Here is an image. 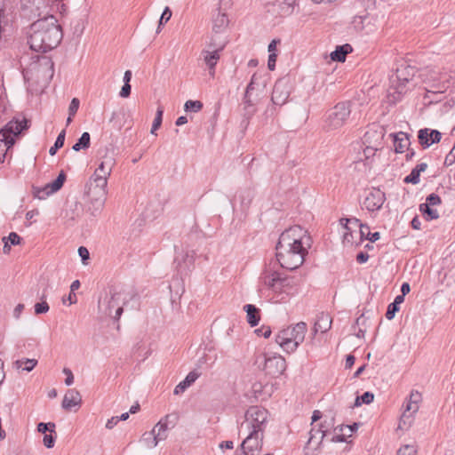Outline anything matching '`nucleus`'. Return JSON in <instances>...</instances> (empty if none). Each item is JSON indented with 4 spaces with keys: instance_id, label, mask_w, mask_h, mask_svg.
<instances>
[{
    "instance_id": "f257e3e1",
    "label": "nucleus",
    "mask_w": 455,
    "mask_h": 455,
    "mask_svg": "<svg viewBox=\"0 0 455 455\" xmlns=\"http://www.w3.org/2000/svg\"><path fill=\"white\" fill-rule=\"evenodd\" d=\"M62 36L57 20L53 16H48L31 24L28 43L32 51L46 52L56 48Z\"/></svg>"
},
{
    "instance_id": "a19ab883",
    "label": "nucleus",
    "mask_w": 455,
    "mask_h": 455,
    "mask_svg": "<svg viewBox=\"0 0 455 455\" xmlns=\"http://www.w3.org/2000/svg\"><path fill=\"white\" fill-rule=\"evenodd\" d=\"M40 299L42 301L35 305V313L36 315L47 313L50 308L48 303L45 301L46 295L44 293L40 297Z\"/></svg>"
},
{
    "instance_id": "7ed1b4c3",
    "label": "nucleus",
    "mask_w": 455,
    "mask_h": 455,
    "mask_svg": "<svg viewBox=\"0 0 455 455\" xmlns=\"http://www.w3.org/2000/svg\"><path fill=\"white\" fill-rule=\"evenodd\" d=\"M30 63L27 65L23 71L25 79L35 78L37 82H46L52 78L54 65L49 56L36 53L30 57Z\"/></svg>"
},
{
    "instance_id": "c85d7f7f",
    "label": "nucleus",
    "mask_w": 455,
    "mask_h": 455,
    "mask_svg": "<svg viewBox=\"0 0 455 455\" xmlns=\"http://www.w3.org/2000/svg\"><path fill=\"white\" fill-rule=\"evenodd\" d=\"M353 51L352 46L349 44L339 45L331 53V59L335 61L343 62L348 53Z\"/></svg>"
},
{
    "instance_id": "4c0bfd02",
    "label": "nucleus",
    "mask_w": 455,
    "mask_h": 455,
    "mask_svg": "<svg viewBox=\"0 0 455 455\" xmlns=\"http://www.w3.org/2000/svg\"><path fill=\"white\" fill-rule=\"evenodd\" d=\"M65 136H66V131L62 130L59 133L54 145L52 147H51L49 149V154L51 156H54L56 154V152L58 151V149H60V148L63 147L64 142H65Z\"/></svg>"
},
{
    "instance_id": "052dcab7",
    "label": "nucleus",
    "mask_w": 455,
    "mask_h": 455,
    "mask_svg": "<svg viewBox=\"0 0 455 455\" xmlns=\"http://www.w3.org/2000/svg\"><path fill=\"white\" fill-rule=\"evenodd\" d=\"M255 331L258 333V335H261L264 338H269L271 335V329L268 326H262L261 328L257 329Z\"/></svg>"
},
{
    "instance_id": "ea45409f",
    "label": "nucleus",
    "mask_w": 455,
    "mask_h": 455,
    "mask_svg": "<svg viewBox=\"0 0 455 455\" xmlns=\"http://www.w3.org/2000/svg\"><path fill=\"white\" fill-rule=\"evenodd\" d=\"M184 108L186 111L199 112L203 108V103L199 100H187Z\"/></svg>"
},
{
    "instance_id": "3c124183",
    "label": "nucleus",
    "mask_w": 455,
    "mask_h": 455,
    "mask_svg": "<svg viewBox=\"0 0 455 455\" xmlns=\"http://www.w3.org/2000/svg\"><path fill=\"white\" fill-rule=\"evenodd\" d=\"M442 200L437 194L432 193L426 198V204L429 206H435L441 204Z\"/></svg>"
},
{
    "instance_id": "bf43d9fd",
    "label": "nucleus",
    "mask_w": 455,
    "mask_h": 455,
    "mask_svg": "<svg viewBox=\"0 0 455 455\" xmlns=\"http://www.w3.org/2000/svg\"><path fill=\"white\" fill-rule=\"evenodd\" d=\"M276 59L277 54L275 52L269 53L267 60V68L269 70H274L275 68Z\"/></svg>"
},
{
    "instance_id": "412c9836",
    "label": "nucleus",
    "mask_w": 455,
    "mask_h": 455,
    "mask_svg": "<svg viewBox=\"0 0 455 455\" xmlns=\"http://www.w3.org/2000/svg\"><path fill=\"white\" fill-rule=\"evenodd\" d=\"M331 421H333V419H331ZM331 426H333L332 422L327 423V421L324 420L323 423L319 425L318 428L313 427L309 432L310 436L308 443H311L315 442L317 445L320 444L328 431V427Z\"/></svg>"
},
{
    "instance_id": "338daca9",
    "label": "nucleus",
    "mask_w": 455,
    "mask_h": 455,
    "mask_svg": "<svg viewBox=\"0 0 455 455\" xmlns=\"http://www.w3.org/2000/svg\"><path fill=\"white\" fill-rule=\"evenodd\" d=\"M369 259V255L368 253L366 252H363V251H360L357 255H356V261L360 264H363V263H365Z\"/></svg>"
},
{
    "instance_id": "774afa93",
    "label": "nucleus",
    "mask_w": 455,
    "mask_h": 455,
    "mask_svg": "<svg viewBox=\"0 0 455 455\" xmlns=\"http://www.w3.org/2000/svg\"><path fill=\"white\" fill-rule=\"evenodd\" d=\"M119 422L118 416L112 417L106 423V427L108 429H112L117 423Z\"/></svg>"
},
{
    "instance_id": "864d4df0",
    "label": "nucleus",
    "mask_w": 455,
    "mask_h": 455,
    "mask_svg": "<svg viewBox=\"0 0 455 455\" xmlns=\"http://www.w3.org/2000/svg\"><path fill=\"white\" fill-rule=\"evenodd\" d=\"M172 17V12L170 10L169 7H165V9L164 10L161 17H160V20H159V25H158V28H157V30L156 32L158 33L160 31V27L167 22Z\"/></svg>"
},
{
    "instance_id": "473e14b6",
    "label": "nucleus",
    "mask_w": 455,
    "mask_h": 455,
    "mask_svg": "<svg viewBox=\"0 0 455 455\" xmlns=\"http://www.w3.org/2000/svg\"><path fill=\"white\" fill-rule=\"evenodd\" d=\"M360 235L361 239H367L371 243L378 241L380 237L379 232L371 233L367 224H360Z\"/></svg>"
},
{
    "instance_id": "4be33fe9",
    "label": "nucleus",
    "mask_w": 455,
    "mask_h": 455,
    "mask_svg": "<svg viewBox=\"0 0 455 455\" xmlns=\"http://www.w3.org/2000/svg\"><path fill=\"white\" fill-rule=\"evenodd\" d=\"M331 323L332 320L329 314L324 312L318 314L313 327L314 334L317 332L325 333L331 329Z\"/></svg>"
},
{
    "instance_id": "9d476101",
    "label": "nucleus",
    "mask_w": 455,
    "mask_h": 455,
    "mask_svg": "<svg viewBox=\"0 0 455 455\" xmlns=\"http://www.w3.org/2000/svg\"><path fill=\"white\" fill-rule=\"evenodd\" d=\"M351 113L348 102H339L328 112L325 124L328 129L336 130L344 125Z\"/></svg>"
},
{
    "instance_id": "7c9ffc66",
    "label": "nucleus",
    "mask_w": 455,
    "mask_h": 455,
    "mask_svg": "<svg viewBox=\"0 0 455 455\" xmlns=\"http://www.w3.org/2000/svg\"><path fill=\"white\" fill-rule=\"evenodd\" d=\"M37 363L36 359L22 358L13 362L12 365L16 370L21 369L22 371L29 372L36 366Z\"/></svg>"
},
{
    "instance_id": "58836bf2",
    "label": "nucleus",
    "mask_w": 455,
    "mask_h": 455,
    "mask_svg": "<svg viewBox=\"0 0 455 455\" xmlns=\"http://www.w3.org/2000/svg\"><path fill=\"white\" fill-rule=\"evenodd\" d=\"M163 115L164 108L162 107H158L150 131L152 134H155L156 131L159 129V127L161 126L163 121Z\"/></svg>"
},
{
    "instance_id": "6ab92c4d",
    "label": "nucleus",
    "mask_w": 455,
    "mask_h": 455,
    "mask_svg": "<svg viewBox=\"0 0 455 455\" xmlns=\"http://www.w3.org/2000/svg\"><path fill=\"white\" fill-rule=\"evenodd\" d=\"M414 76V69L410 67H401L397 68L395 77L397 79V85L395 90L398 94H403L406 92V84L412 80Z\"/></svg>"
},
{
    "instance_id": "0e129e2a",
    "label": "nucleus",
    "mask_w": 455,
    "mask_h": 455,
    "mask_svg": "<svg viewBox=\"0 0 455 455\" xmlns=\"http://www.w3.org/2000/svg\"><path fill=\"white\" fill-rule=\"evenodd\" d=\"M358 428V424L354 423L353 425H347V426H341L340 427V432H343L344 430H348V436H351L352 433Z\"/></svg>"
},
{
    "instance_id": "dca6fc26",
    "label": "nucleus",
    "mask_w": 455,
    "mask_h": 455,
    "mask_svg": "<svg viewBox=\"0 0 455 455\" xmlns=\"http://www.w3.org/2000/svg\"><path fill=\"white\" fill-rule=\"evenodd\" d=\"M290 93L291 91L287 80L279 79L274 85L271 100L274 105L283 106L286 103Z\"/></svg>"
},
{
    "instance_id": "f8f14e48",
    "label": "nucleus",
    "mask_w": 455,
    "mask_h": 455,
    "mask_svg": "<svg viewBox=\"0 0 455 455\" xmlns=\"http://www.w3.org/2000/svg\"><path fill=\"white\" fill-rule=\"evenodd\" d=\"M115 165V159L111 156H105L96 169L91 181L96 188H107L108 178Z\"/></svg>"
},
{
    "instance_id": "09e8293b",
    "label": "nucleus",
    "mask_w": 455,
    "mask_h": 455,
    "mask_svg": "<svg viewBox=\"0 0 455 455\" xmlns=\"http://www.w3.org/2000/svg\"><path fill=\"white\" fill-rule=\"evenodd\" d=\"M289 279L286 276H283L282 275L279 277V282L275 285L276 287H273L271 290L275 292H281L285 286L289 285Z\"/></svg>"
},
{
    "instance_id": "39448f33",
    "label": "nucleus",
    "mask_w": 455,
    "mask_h": 455,
    "mask_svg": "<svg viewBox=\"0 0 455 455\" xmlns=\"http://www.w3.org/2000/svg\"><path fill=\"white\" fill-rule=\"evenodd\" d=\"M307 246H291L287 249H276V260L286 269L293 270L300 267L307 254Z\"/></svg>"
},
{
    "instance_id": "5fc2aeb1",
    "label": "nucleus",
    "mask_w": 455,
    "mask_h": 455,
    "mask_svg": "<svg viewBox=\"0 0 455 455\" xmlns=\"http://www.w3.org/2000/svg\"><path fill=\"white\" fill-rule=\"evenodd\" d=\"M399 311V307L395 304L390 303L387 307V310L386 312V317L388 320H392L395 314Z\"/></svg>"
},
{
    "instance_id": "aec40b11",
    "label": "nucleus",
    "mask_w": 455,
    "mask_h": 455,
    "mask_svg": "<svg viewBox=\"0 0 455 455\" xmlns=\"http://www.w3.org/2000/svg\"><path fill=\"white\" fill-rule=\"evenodd\" d=\"M441 139L442 133L437 130L424 128L420 129L418 132L419 142L424 148L439 142Z\"/></svg>"
},
{
    "instance_id": "6e6552de",
    "label": "nucleus",
    "mask_w": 455,
    "mask_h": 455,
    "mask_svg": "<svg viewBox=\"0 0 455 455\" xmlns=\"http://www.w3.org/2000/svg\"><path fill=\"white\" fill-rule=\"evenodd\" d=\"M129 298V293L125 291H115L103 303H100V308L107 315L118 320Z\"/></svg>"
},
{
    "instance_id": "49530a36",
    "label": "nucleus",
    "mask_w": 455,
    "mask_h": 455,
    "mask_svg": "<svg viewBox=\"0 0 455 455\" xmlns=\"http://www.w3.org/2000/svg\"><path fill=\"white\" fill-rule=\"evenodd\" d=\"M195 255H196L195 251H187L182 256V261L185 264V267L186 268H189L191 266L194 265Z\"/></svg>"
},
{
    "instance_id": "bb28decb",
    "label": "nucleus",
    "mask_w": 455,
    "mask_h": 455,
    "mask_svg": "<svg viewBox=\"0 0 455 455\" xmlns=\"http://www.w3.org/2000/svg\"><path fill=\"white\" fill-rule=\"evenodd\" d=\"M282 274L272 269H266L261 275L260 279L263 284L268 289L275 287V285L279 282V277Z\"/></svg>"
},
{
    "instance_id": "c9c22d12",
    "label": "nucleus",
    "mask_w": 455,
    "mask_h": 455,
    "mask_svg": "<svg viewBox=\"0 0 455 455\" xmlns=\"http://www.w3.org/2000/svg\"><path fill=\"white\" fill-rule=\"evenodd\" d=\"M419 211L422 212L423 215H426V219L427 220H436L439 218L437 211L431 208V206L426 204H421L419 205Z\"/></svg>"
},
{
    "instance_id": "2eb2a0df",
    "label": "nucleus",
    "mask_w": 455,
    "mask_h": 455,
    "mask_svg": "<svg viewBox=\"0 0 455 455\" xmlns=\"http://www.w3.org/2000/svg\"><path fill=\"white\" fill-rule=\"evenodd\" d=\"M385 201V193L379 188H372L363 200V206L369 212H376L381 209Z\"/></svg>"
},
{
    "instance_id": "a878e982",
    "label": "nucleus",
    "mask_w": 455,
    "mask_h": 455,
    "mask_svg": "<svg viewBox=\"0 0 455 455\" xmlns=\"http://www.w3.org/2000/svg\"><path fill=\"white\" fill-rule=\"evenodd\" d=\"M228 42V39L225 33H212V36L207 46L209 49L221 52L226 47Z\"/></svg>"
},
{
    "instance_id": "4d7b16f0",
    "label": "nucleus",
    "mask_w": 455,
    "mask_h": 455,
    "mask_svg": "<svg viewBox=\"0 0 455 455\" xmlns=\"http://www.w3.org/2000/svg\"><path fill=\"white\" fill-rule=\"evenodd\" d=\"M56 435H52V433L49 435L45 434L43 439L44 444L46 448L50 449L54 446Z\"/></svg>"
},
{
    "instance_id": "2f4dec72",
    "label": "nucleus",
    "mask_w": 455,
    "mask_h": 455,
    "mask_svg": "<svg viewBox=\"0 0 455 455\" xmlns=\"http://www.w3.org/2000/svg\"><path fill=\"white\" fill-rule=\"evenodd\" d=\"M140 442L143 443L146 447L152 449L155 448L160 441L156 438L155 431L151 430L142 435Z\"/></svg>"
},
{
    "instance_id": "79ce46f5",
    "label": "nucleus",
    "mask_w": 455,
    "mask_h": 455,
    "mask_svg": "<svg viewBox=\"0 0 455 455\" xmlns=\"http://www.w3.org/2000/svg\"><path fill=\"white\" fill-rule=\"evenodd\" d=\"M65 180L66 174L63 171H61L56 178V180L51 182V187L52 188V191H59L62 188Z\"/></svg>"
},
{
    "instance_id": "69168bd1",
    "label": "nucleus",
    "mask_w": 455,
    "mask_h": 455,
    "mask_svg": "<svg viewBox=\"0 0 455 455\" xmlns=\"http://www.w3.org/2000/svg\"><path fill=\"white\" fill-rule=\"evenodd\" d=\"M78 254L84 262L89 259L90 255L89 251L84 246L79 247Z\"/></svg>"
},
{
    "instance_id": "b1692460",
    "label": "nucleus",
    "mask_w": 455,
    "mask_h": 455,
    "mask_svg": "<svg viewBox=\"0 0 455 455\" xmlns=\"http://www.w3.org/2000/svg\"><path fill=\"white\" fill-rule=\"evenodd\" d=\"M82 402L80 393L76 389H68L64 395L62 407L65 410H71L75 406H79Z\"/></svg>"
},
{
    "instance_id": "a18cd8bd",
    "label": "nucleus",
    "mask_w": 455,
    "mask_h": 455,
    "mask_svg": "<svg viewBox=\"0 0 455 455\" xmlns=\"http://www.w3.org/2000/svg\"><path fill=\"white\" fill-rule=\"evenodd\" d=\"M243 104L246 114L250 116L253 115L255 110L253 108L254 104L251 99V94L244 93Z\"/></svg>"
},
{
    "instance_id": "423d86ee",
    "label": "nucleus",
    "mask_w": 455,
    "mask_h": 455,
    "mask_svg": "<svg viewBox=\"0 0 455 455\" xmlns=\"http://www.w3.org/2000/svg\"><path fill=\"white\" fill-rule=\"evenodd\" d=\"M311 243V237L307 235V231L300 226H293L281 234L275 249H287L291 246L303 245L310 247Z\"/></svg>"
},
{
    "instance_id": "6e6d98bb",
    "label": "nucleus",
    "mask_w": 455,
    "mask_h": 455,
    "mask_svg": "<svg viewBox=\"0 0 455 455\" xmlns=\"http://www.w3.org/2000/svg\"><path fill=\"white\" fill-rule=\"evenodd\" d=\"M79 105H80V101L78 99H76V98L72 99V100L69 104V107H68V114L70 116H74L76 114V112L79 108Z\"/></svg>"
},
{
    "instance_id": "680f3d73",
    "label": "nucleus",
    "mask_w": 455,
    "mask_h": 455,
    "mask_svg": "<svg viewBox=\"0 0 455 455\" xmlns=\"http://www.w3.org/2000/svg\"><path fill=\"white\" fill-rule=\"evenodd\" d=\"M131 85L130 84H124L120 92H119V95L120 97L122 98H127L130 96L131 94Z\"/></svg>"
},
{
    "instance_id": "f03ea898",
    "label": "nucleus",
    "mask_w": 455,
    "mask_h": 455,
    "mask_svg": "<svg viewBox=\"0 0 455 455\" xmlns=\"http://www.w3.org/2000/svg\"><path fill=\"white\" fill-rule=\"evenodd\" d=\"M307 331L305 322H299L281 330L275 336V342L286 353L296 351L304 341Z\"/></svg>"
},
{
    "instance_id": "5701e85b",
    "label": "nucleus",
    "mask_w": 455,
    "mask_h": 455,
    "mask_svg": "<svg viewBox=\"0 0 455 455\" xmlns=\"http://www.w3.org/2000/svg\"><path fill=\"white\" fill-rule=\"evenodd\" d=\"M220 51L207 49L202 51V56L204 63L209 68V73L212 76H214L215 67L220 60Z\"/></svg>"
},
{
    "instance_id": "de8ad7c7",
    "label": "nucleus",
    "mask_w": 455,
    "mask_h": 455,
    "mask_svg": "<svg viewBox=\"0 0 455 455\" xmlns=\"http://www.w3.org/2000/svg\"><path fill=\"white\" fill-rule=\"evenodd\" d=\"M419 176L420 174L418 172V170L413 168L411 173L404 178L403 181L407 184H418L419 182Z\"/></svg>"
},
{
    "instance_id": "c03bdc74",
    "label": "nucleus",
    "mask_w": 455,
    "mask_h": 455,
    "mask_svg": "<svg viewBox=\"0 0 455 455\" xmlns=\"http://www.w3.org/2000/svg\"><path fill=\"white\" fill-rule=\"evenodd\" d=\"M37 431L42 434H46V432L54 433L55 432V424L53 422L44 423L40 422L37 425Z\"/></svg>"
},
{
    "instance_id": "393cba45",
    "label": "nucleus",
    "mask_w": 455,
    "mask_h": 455,
    "mask_svg": "<svg viewBox=\"0 0 455 455\" xmlns=\"http://www.w3.org/2000/svg\"><path fill=\"white\" fill-rule=\"evenodd\" d=\"M390 136L393 137L395 151L396 153H403L409 149L411 142L407 133L400 132L395 134H390Z\"/></svg>"
},
{
    "instance_id": "9b49d317",
    "label": "nucleus",
    "mask_w": 455,
    "mask_h": 455,
    "mask_svg": "<svg viewBox=\"0 0 455 455\" xmlns=\"http://www.w3.org/2000/svg\"><path fill=\"white\" fill-rule=\"evenodd\" d=\"M87 195L90 198V204L87 212L93 217L98 216L104 208L107 199V189L96 188L92 182L88 185Z\"/></svg>"
},
{
    "instance_id": "72a5a7b5",
    "label": "nucleus",
    "mask_w": 455,
    "mask_h": 455,
    "mask_svg": "<svg viewBox=\"0 0 455 455\" xmlns=\"http://www.w3.org/2000/svg\"><path fill=\"white\" fill-rule=\"evenodd\" d=\"M52 188L51 187V182L47 183L42 188L38 187H33V194L34 196L43 200L45 199L47 196L52 195L55 193V191H52Z\"/></svg>"
},
{
    "instance_id": "603ef678",
    "label": "nucleus",
    "mask_w": 455,
    "mask_h": 455,
    "mask_svg": "<svg viewBox=\"0 0 455 455\" xmlns=\"http://www.w3.org/2000/svg\"><path fill=\"white\" fill-rule=\"evenodd\" d=\"M20 236L15 232H12L7 237L3 238V241H7L10 245L20 244Z\"/></svg>"
},
{
    "instance_id": "8fccbe9b",
    "label": "nucleus",
    "mask_w": 455,
    "mask_h": 455,
    "mask_svg": "<svg viewBox=\"0 0 455 455\" xmlns=\"http://www.w3.org/2000/svg\"><path fill=\"white\" fill-rule=\"evenodd\" d=\"M397 455H417V450L412 445H403L397 451Z\"/></svg>"
},
{
    "instance_id": "a211bd4d",
    "label": "nucleus",
    "mask_w": 455,
    "mask_h": 455,
    "mask_svg": "<svg viewBox=\"0 0 455 455\" xmlns=\"http://www.w3.org/2000/svg\"><path fill=\"white\" fill-rule=\"evenodd\" d=\"M178 417L174 414H168L153 427L156 438L159 441H164L168 436V430L174 427Z\"/></svg>"
},
{
    "instance_id": "e433bc0d",
    "label": "nucleus",
    "mask_w": 455,
    "mask_h": 455,
    "mask_svg": "<svg viewBox=\"0 0 455 455\" xmlns=\"http://www.w3.org/2000/svg\"><path fill=\"white\" fill-rule=\"evenodd\" d=\"M341 224L344 226V228L347 229V232L344 234V239L347 241H349L348 236H351V234L349 233V227L348 224H352L354 226H356L360 228L361 221L357 218H347V219H341L340 220Z\"/></svg>"
},
{
    "instance_id": "ddd939ff",
    "label": "nucleus",
    "mask_w": 455,
    "mask_h": 455,
    "mask_svg": "<svg viewBox=\"0 0 455 455\" xmlns=\"http://www.w3.org/2000/svg\"><path fill=\"white\" fill-rule=\"evenodd\" d=\"M231 0H220V6L217 13L213 14L212 33H225L228 25V18L225 11L230 6Z\"/></svg>"
},
{
    "instance_id": "f3484780",
    "label": "nucleus",
    "mask_w": 455,
    "mask_h": 455,
    "mask_svg": "<svg viewBox=\"0 0 455 455\" xmlns=\"http://www.w3.org/2000/svg\"><path fill=\"white\" fill-rule=\"evenodd\" d=\"M414 397H420V395L416 392H411L410 395V398L404 405V411L401 416L399 427L404 428L410 427L413 420V414L418 411L419 405L417 404V401H412Z\"/></svg>"
},
{
    "instance_id": "cd10ccee",
    "label": "nucleus",
    "mask_w": 455,
    "mask_h": 455,
    "mask_svg": "<svg viewBox=\"0 0 455 455\" xmlns=\"http://www.w3.org/2000/svg\"><path fill=\"white\" fill-rule=\"evenodd\" d=\"M243 310L246 312V318L248 323L251 326H257L260 320L259 309L254 305L246 304L243 306Z\"/></svg>"
},
{
    "instance_id": "f704fd0d",
    "label": "nucleus",
    "mask_w": 455,
    "mask_h": 455,
    "mask_svg": "<svg viewBox=\"0 0 455 455\" xmlns=\"http://www.w3.org/2000/svg\"><path fill=\"white\" fill-rule=\"evenodd\" d=\"M90 133L84 132L78 140L73 145L72 148L75 151H80L81 149H86L90 147Z\"/></svg>"
},
{
    "instance_id": "20e7f679",
    "label": "nucleus",
    "mask_w": 455,
    "mask_h": 455,
    "mask_svg": "<svg viewBox=\"0 0 455 455\" xmlns=\"http://www.w3.org/2000/svg\"><path fill=\"white\" fill-rule=\"evenodd\" d=\"M28 128L26 118L13 117L0 129V156H5L6 152L15 143V137Z\"/></svg>"
},
{
    "instance_id": "e2e57ef3",
    "label": "nucleus",
    "mask_w": 455,
    "mask_h": 455,
    "mask_svg": "<svg viewBox=\"0 0 455 455\" xmlns=\"http://www.w3.org/2000/svg\"><path fill=\"white\" fill-rule=\"evenodd\" d=\"M348 430H344L342 432V434H337L335 435L331 440L333 442H345L346 441V436H348Z\"/></svg>"
},
{
    "instance_id": "13d9d810",
    "label": "nucleus",
    "mask_w": 455,
    "mask_h": 455,
    "mask_svg": "<svg viewBox=\"0 0 455 455\" xmlns=\"http://www.w3.org/2000/svg\"><path fill=\"white\" fill-rule=\"evenodd\" d=\"M63 373L66 375L65 384L67 386H71L74 382V375H73L71 370L68 368H64Z\"/></svg>"
},
{
    "instance_id": "4468645a",
    "label": "nucleus",
    "mask_w": 455,
    "mask_h": 455,
    "mask_svg": "<svg viewBox=\"0 0 455 455\" xmlns=\"http://www.w3.org/2000/svg\"><path fill=\"white\" fill-rule=\"evenodd\" d=\"M264 435L257 431H248V435L243 441L241 448L244 455H256L262 448Z\"/></svg>"
},
{
    "instance_id": "0eeeda50",
    "label": "nucleus",
    "mask_w": 455,
    "mask_h": 455,
    "mask_svg": "<svg viewBox=\"0 0 455 455\" xmlns=\"http://www.w3.org/2000/svg\"><path fill=\"white\" fill-rule=\"evenodd\" d=\"M268 411L259 406H251L245 412L244 421L241 424V429L257 431L264 435Z\"/></svg>"
},
{
    "instance_id": "c756f323",
    "label": "nucleus",
    "mask_w": 455,
    "mask_h": 455,
    "mask_svg": "<svg viewBox=\"0 0 455 455\" xmlns=\"http://www.w3.org/2000/svg\"><path fill=\"white\" fill-rule=\"evenodd\" d=\"M200 376L196 371H190L184 380L180 382L174 388V394L180 395L183 393L188 387H190Z\"/></svg>"
},
{
    "instance_id": "1a4fd4ad",
    "label": "nucleus",
    "mask_w": 455,
    "mask_h": 455,
    "mask_svg": "<svg viewBox=\"0 0 455 455\" xmlns=\"http://www.w3.org/2000/svg\"><path fill=\"white\" fill-rule=\"evenodd\" d=\"M255 363L266 371L267 374L277 377L285 371V359L280 355L268 356L266 354L257 357Z\"/></svg>"
},
{
    "instance_id": "37998d69",
    "label": "nucleus",
    "mask_w": 455,
    "mask_h": 455,
    "mask_svg": "<svg viewBox=\"0 0 455 455\" xmlns=\"http://www.w3.org/2000/svg\"><path fill=\"white\" fill-rule=\"evenodd\" d=\"M374 399V395L371 392H364L361 396L355 399V405L359 406L362 403L370 404Z\"/></svg>"
}]
</instances>
